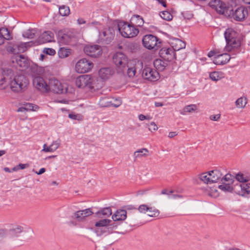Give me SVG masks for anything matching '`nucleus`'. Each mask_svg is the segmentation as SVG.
<instances>
[{
  "instance_id": "22",
  "label": "nucleus",
  "mask_w": 250,
  "mask_h": 250,
  "mask_svg": "<svg viewBox=\"0 0 250 250\" xmlns=\"http://www.w3.org/2000/svg\"><path fill=\"white\" fill-rule=\"evenodd\" d=\"M127 212L125 210H117L112 215V218L115 222L117 221H123L126 218Z\"/></svg>"
},
{
  "instance_id": "53",
  "label": "nucleus",
  "mask_w": 250,
  "mask_h": 250,
  "mask_svg": "<svg viewBox=\"0 0 250 250\" xmlns=\"http://www.w3.org/2000/svg\"><path fill=\"white\" fill-rule=\"evenodd\" d=\"M148 129L151 131H155L158 129V126L154 122H152L149 125Z\"/></svg>"
},
{
  "instance_id": "3",
  "label": "nucleus",
  "mask_w": 250,
  "mask_h": 250,
  "mask_svg": "<svg viewBox=\"0 0 250 250\" xmlns=\"http://www.w3.org/2000/svg\"><path fill=\"white\" fill-rule=\"evenodd\" d=\"M226 42V49L228 51L237 49L240 47L241 42L236 37V32L231 28H228L224 33Z\"/></svg>"
},
{
  "instance_id": "6",
  "label": "nucleus",
  "mask_w": 250,
  "mask_h": 250,
  "mask_svg": "<svg viewBox=\"0 0 250 250\" xmlns=\"http://www.w3.org/2000/svg\"><path fill=\"white\" fill-rule=\"evenodd\" d=\"M93 82V78L88 75H81L78 77L75 81L76 85L79 88H84L87 87L91 91L100 88V87H94Z\"/></svg>"
},
{
  "instance_id": "17",
  "label": "nucleus",
  "mask_w": 250,
  "mask_h": 250,
  "mask_svg": "<svg viewBox=\"0 0 250 250\" xmlns=\"http://www.w3.org/2000/svg\"><path fill=\"white\" fill-rule=\"evenodd\" d=\"M54 41V34L50 31L43 32L37 40L38 44L52 42Z\"/></svg>"
},
{
  "instance_id": "34",
  "label": "nucleus",
  "mask_w": 250,
  "mask_h": 250,
  "mask_svg": "<svg viewBox=\"0 0 250 250\" xmlns=\"http://www.w3.org/2000/svg\"><path fill=\"white\" fill-rule=\"evenodd\" d=\"M210 173L209 178L211 183H217L219 180V176L217 175L218 171L217 170H213L208 171Z\"/></svg>"
},
{
  "instance_id": "39",
  "label": "nucleus",
  "mask_w": 250,
  "mask_h": 250,
  "mask_svg": "<svg viewBox=\"0 0 250 250\" xmlns=\"http://www.w3.org/2000/svg\"><path fill=\"white\" fill-rule=\"evenodd\" d=\"M59 13L62 16H67L70 14V9L68 6L62 5L59 8Z\"/></svg>"
},
{
  "instance_id": "43",
  "label": "nucleus",
  "mask_w": 250,
  "mask_h": 250,
  "mask_svg": "<svg viewBox=\"0 0 250 250\" xmlns=\"http://www.w3.org/2000/svg\"><path fill=\"white\" fill-rule=\"evenodd\" d=\"M230 184H231L224 183V184H222V185H220V189L225 192H232V187L230 186Z\"/></svg>"
},
{
  "instance_id": "12",
  "label": "nucleus",
  "mask_w": 250,
  "mask_h": 250,
  "mask_svg": "<svg viewBox=\"0 0 250 250\" xmlns=\"http://www.w3.org/2000/svg\"><path fill=\"white\" fill-rule=\"evenodd\" d=\"M115 31L112 27L105 28L100 33L101 40L106 44L109 43L114 39Z\"/></svg>"
},
{
  "instance_id": "1",
  "label": "nucleus",
  "mask_w": 250,
  "mask_h": 250,
  "mask_svg": "<svg viewBox=\"0 0 250 250\" xmlns=\"http://www.w3.org/2000/svg\"><path fill=\"white\" fill-rule=\"evenodd\" d=\"M220 15H223L227 17L231 16L236 21H243L248 16V11L244 7H239L233 12L232 8L227 5L220 0Z\"/></svg>"
},
{
  "instance_id": "61",
  "label": "nucleus",
  "mask_w": 250,
  "mask_h": 250,
  "mask_svg": "<svg viewBox=\"0 0 250 250\" xmlns=\"http://www.w3.org/2000/svg\"><path fill=\"white\" fill-rule=\"evenodd\" d=\"M210 119L213 121H217L219 119V115H211L210 116Z\"/></svg>"
},
{
  "instance_id": "64",
  "label": "nucleus",
  "mask_w": 250,
  "mask_h": 250,
  "mask_svg": "<svg viewBox=\"0 0 250 250\" xmlns=\"http://www.w3.org/2000/svg\"><path fill=\"white\" fill-rule=\"evenodd\" d=\"M45 168H42L40 169V170L38 172H36V173L38 175H41L45 172Z\"/></svg>"
},
{
  "instance_id": "31",
  "label": "nucleus",
  "mask_w": 250,
  "mask_h": 250,
  "mask_svg": "<svg viewBox=\"0 0 250 250\" xmlns=\"http://www.w3.org/2000/svg\"><path fill=\"white\" fill-rule=\"evenodd\" d=\"M210 173L208 172H204L198 175L199 179L202 181L204 183L208 184H211V182L209 178Z\"/></svg>"
},
{
  "instance_id": "30",
  "label": "nucleus",
  "mask_w": 250,
  "mask_h": 250,
  "mask_svg": "<svg viewBox=\"0 0 250 250\" xmlns=\"http://www.w3.org/2000/svg\"><path fill=\"white\" fill-rule=\"evenodd\" d=\"M243 183H238L234 185L232 187V192H234L236 194L241 195L244 196V192L243 191V188L244 187L243 186Z\"/></svg>"
},
{
  "instance_id": "20",
  "label": "nucleus",
  "mask_w": 250,
  "mask_h": 250,
  "mask_svg": "<svg viewBox=\"0 0 250 250\" xmlns=\"http://www.w3.org/2000/svg\"><path fill=\"white\" fill-rule=\"evenodd\" d=\"M93 214L90 208H87L83 210H79L74 213V216L78 221H82L86 217Z\"/></svg>"
},
{
  "instance_id": "46",
  "label": "nucleus",
  "mask_w": 250,
  "mask_h": 250,
  "mask_svg": "<svg viewBox=\"0 0 250 250\" xmlns=\"http://www.w3.org/2000/svg\"><path fill=\"white\" fill-rule=\"evenodd\" d=\"M208 5L212 9L215 10L217 13L219 12L218 10L219 0H213L209 3Z\"/></svg>"
},
{
  "instance_id": "56",
  "label": "nucleus",
  "mask_w": 250,
  "mask_h": 250,
  "mask_svg": "<svg viewBox=\"0 0 250 250\" xmlns=\"http://www.w3.org/2000/svg\"><path fill=\"white\" fill-rule=\"evenodd\" d=\"M167 195L168 196L169 198L172 199H177V198H182L183 196L181 195L175 194L172 193H167Z\"/></svg>"
},
{
  "instance_id": "19",
  "label": "nucleus",
  "mask_w": 250,
  "mask_h": 250,
  "mask_svg": "<svg viewBox=\"0 0 250 250\" xmlns=\"http://www.w3.org/2000/svg\"><path fill=\"white\" fill-rule=\"evenodd\" d=\"M117 104H114L111 99L108 97H104L100 99L99 104L101 107H109L111 106L118 107L121 104V100H117Z\"/></svg>"
},
{
  "instance_id": "14",
  "label": "nucleus",
  "mask_w": 250,
  "mask_h": 250,
  "mask_svg": "<svg viewBox=\"0 0 250 250\" xmlns=\"http://www.w3.org/2000/svg\"><path fill=\"white\" fill-rule=\"evenodd\" d=\"M33 84L35 87L42 92H48V84L40 76L35 77L33 79Z\"/></svg>"
},
{
  "instance_id": "52",
  "label": "nucleus",
  "mask_w": 250,
  "mask_h": 250,
  "mask_svg": "<svg viewBox=\"0 0 250 250\" xmlns=\"http://www.w3.org/2000/svg\"><path fill=\"white\" fill-rule=\"evenodd\" d=\"M243 191L244 192V195L245 194H249L250 193V184L248 183H243Z\"/></svg>"
},
{
  "instance_id": "62",
  "label": "nucleus",
  "mask_w": 250,
  "mask_h": 250,
  "mask_svg": "<svg viewBox=\"0 0 250 250\" xmlns=\"http://www.w3.org/2000/svg\"><path fill=\"white\" fill-rule=\"evenodd\" d=\"M177 133L176 132H170L168 134V137L170 138H172L174 136H176Z\"/></svg>"
},
{
  "instance_id": "18",
  "label": "nucleus",
  "mask_w": 250,
  "mask_h": 250,
  "mask_svg": "<svg viewBox=\"0 0 250 250\" xmlns=\"http://www.w3.org/2000/svg\"><path fill=\"white\" fill-rule=\"evenodd\" d=\"M74 37V35L70 31L65 32H61L58 34V42L60 43L67 44Z\"/></svg>"
},
{
  "instance_id": "54",
  "label": "nucleus",
  "mask_w": 250,
  "mask_h": 250,
  "mask_svg": "<svg viewBox=\"0 0 250 250\" xmlns=\"http://www.w3.org/2000/svg\"><path fill=\"white\" fill-rule=\"evenodd\" d=\"M60 141H54L51 145V146L54 149V151L60 146Z\"/></svg>"
},
{
  "instance_id": "16",
  "label": "nucleus",
  "mask_w": 250,
  "mask_h": 250,
  "mask_svg": "<svg viewBox=\"0 0 250 250\" xmlns=\"http://www.w3.org/2000/svg\"><path fill=\"white\" fill-rule=\"evenodd\" d=\"M27 43L17 42L12 45H9L7 47V51L13 54H19L24 52L26 50Z\"/></svg>"
},
{
  "instance_id": "38",
  "label": "nucleus",
  "mask_w": 250,
  "mask_h": 250,
  "mask_svg": "<svg viewBox=\"0 0 250 250\" xmlns=\"http://www.w3.org/2000/svg\"><path fill=\"white\" fill-rule=\"evenodd\" d=\"M247 103L246 98L240 97L235 102L236 105L238 108H244Z\"/></svg>"
},
{
  "instance_id": "36",
  "label": "nucleus",
  "mask_w": 250,
  "mask_h": 250,
  "mask_svg": "<svg viewBox=\"0 0 250 250\" xmlns=\"http://www.w3.org/2000/svg\"><path fill=\"white\" fill-rule=\"evenodd\" d=\"M230 59V55L228 53L220 54V65H223L229 62Z\"/></svg>"
},
{
  "instance_id": "48",
  "label": "nucleus",
  "mask_w": 250,
  "mask_h": 250,
  "mask_svg": "<svg viewBox=\"0 0 250 250\" xmlns=\"http://www.w3.org/2000/svg\"><path fill=\"white\" fill-rule=\"evenodd\" d=\"M126 71H127V74L128 76L130 78H133L136 73V69L135 67H128V66L127 65V67L126 69Z\"/></svg>"
},
{
  "instance_id": "4",
  "label": "nucleus",
  "mask_w": 250,
  "mask_h": 250,
  "mask_svg": "<svg viewBox=\"0 0 250 250\" xmlns=\"http://www.w3.org/2000/svg\"><path fill=\"white\" fill-rule=\"evenodd\" d=\"M112 60L116 66L118 73L124 74L128 65V59L127 56L123 53L117 52L113 55Z\"/></svg>"
},
{
  "instance_id": "42",
  "label": "nucleus",
  "mask_w": 250,
  "mask_h": 250,
  "mask_svg": "<svg viewBox=\"0 0 250 250\" xmlns=\"http://www.w3.org/2000/svg\"><path fill=\"white\" fill-rule=\"evenodd\" d=\"M36 31L35 29H29L23 34V36L28 39H33L35 37Z\"/></svg>"
},
{
  "instance_id": "50",
  "label": "nucleus",
  "mask_w": 250,
  "mask_h": 250,
  "mask_svg": "<svg viewBox=\"0 0 250 250\" xmlns=\"http://www.w3.org/2000/svg\"><path fill=\"white\" fill-rule=\"evenodd\" d=\"M209 77L212 81L217 82L219 80V72L214 71L210 73Z\"/></svg>"
},
{
  "instance_id": "27",
  "label": "nucleus",
  "mask_w": 250,
  "mask_h": 250,
  "mask_svg": "<svg viewBox=\"0 0 250 250\" xmlns=\"http://www.w3.org/2000/svg\"><path fill=\"white\" fill-rule=\"evenodd\" d=\"M197 109V105L191 104L185 106L182 110H180V113L182 115H186L187 113H191L195 111Z\"/></svg>"
},
{
  "instance_id": "44",
  "label": "nucleus",
  "mask_w": 250,
  "mask_h": 250,
  "mask_svg": "<svg viewBox=\"0 0 250 250\" xmlns=\"http://www.w3.org/2000/svg\"><path fill=\"white\" fill-rule=\"evenodd\" d=\"M222 184H224V183H226L227 182L228 184H232L233 182V180L232 177V176L230 174H226L221 179Z\"/></svg>"
},
{
  "instance_id": "21",
  "label": "nucleus",
  "mask_w": 250,
  "mask_h": 250,
  "mask_svg": "<svg viewBox=\"0 0 250 250\" xmlns=\"http://www.w3.org/2000/svg\"><path fill=\"white\" fill-rule=\"evenodd\" d=\"M114 70L110 67H104L100 69L99 75L102 79L105 80L109 79L114 74Z\"/></svg>"
},
{
  "instance_id": "11",
  "label": "nucleus",
  "mask_w": 250,
  "mask_h": 250,
  "mask_svg": "<svg viewBox=\"0 0 250 250\" xmlns=\"http://www.w3.org/2000/svg\"><path fill=\"white\" fill-rule=\"evenodd\" d=\"M175 51L174 47H163L159 51V55L167 62H171L176 59Z\"/></svg>"
},
{
  "instance_id": "59",
  "label": "nucleus",
  "mask_w": 250,
  "mask_h": 250,
  "mask_svg": "<svg viewBox=\"0 0 250 250\" xmlns=\"http://www.w3.org/2000/svg\"><path fill=\"white\" fill-rule=\"evenodd\" d=\"M18 167H19V169H24L26 167H28V164H20L18 165H17Z\"/></svg>"
},
{
  "instance_id": "25",
  "label": "nucleus",
  "mask_w": 250,
  "mask_h": 250,
  "mask_svg": "<svg viewBox=\"0 0 250 250\" xmlns=\"http://www.w3.org/2000/svg\"><path fill=\"white\" fill-rule=\"evenodd\" d=\"M153 64L157 70L163 71L167 66V62H166L161 59H156L153 62Z\"/></svg>"
},
{
  "instance_id": "49",
  "label": "nucleus",
  "mask_w": 250,
  "mask_h": 250,
  "mask_svg": "<svg viewBox=\"0 0 250 250\" xmlns=\"http://www.w3.org/2000/svg\"><path fill=\"white\" fill-rule=\"evenodd\" d=\"M149 208V207H148L147 205H146L145 204H143V205H140L138 207V210L141 213H145L146 212V211H148V209H151V208Z\"/></svg>"
},
{
  "instance_id": "15",
  "label": "nucleus",
  "mask_w": 250,
  "mask_h": 250,
  "mask_svg": "<svg viewBox=\"0 0 250 250\" xmlns=\"http://www.w3.org/2000/svg\"><path fill=\"white\" fill-rule=\"evenodd\" d=\"M12 62L13 63H16L21 68V70L26 69L29 65L27 59L23 55H19L13 56Z\"/></svg>"
},
{
  "instance_id": "45",
  "label": "nucleus",
  "mask_w": 250,
  "mask_h": 250,
  "mask_svg": "<svg viewBox=\"0 0 250 250\" xmlns=\"http://www.w3.org/2000/svg\"><path fill=\"white\" fill-rule=\"evenodd\" d=\"M160 16L164 20L168 21L171 20L172 19V15L167 11H164L160 12Z\"/></svg>"
},
{
  "instance_id": "47",
  "label": "nucleus",
  "mask_w": 250,
  "mask_h": 250,
  "mask_svg": "<svg viewBox=\"0 0 250 250\" xmlns=\"http://www.w3.org/2000/svg\"><path fill=\"white\" fill-rule=\"evenodd\" d=\"M149 208H151V209H148V211L149 213L148 215L150 217H157L159 214V211L155 208H153L152 207H149Z\"/></svg>"
},
{
  "instance_id": "5",
  "label": "nucleus",
  "mask_w": 250,
  "mask_h": 250,
  "mask_svg": "<svg viewBox=\"0 0 250 250\" xmlns=\"http://www.w3.org/2000/svg\"><path fill=\"white\" fill-rule=\"evenodd\" d=\"M28 84V80L24 75L16 76L11 81L10 86L11 89L15 92H21L25 90Z\"/></svg>"
},
{
  "instance_id": "9",
  "label": "nucleus",
  "mask_w": 250,
  "mask_h": 250,
  "mask_svg": "<svg viewBox=\"0 0 250 250\" xmlns=\"http://www.w3.org/2000/svg\"><path fill=\"white\" fill-rule=\"evenodd\" d=\"M48 86V91H51L55 93L61 94L66 91V90L63 88L62 84L54 78L49 79Z\"/></svg>"
},
{
  "instance_id": "26",
  "label": "nucleus",
  "mask_w": 250,
  "mask_h": 250,
  "mask_svg": "<svg viewBox=\"0 0 250 250\" xmlns=\"http://www.w3.org/2000/svg\"><path fill=\"white\" fill-rule=\"evenodd\" d=\"M130 23L137 27V26H142L144 21L143 19L139 15H134L130 19Z\"/></svg>"
},
{
  "instance_id": "37",
  "label": "nucleus",
  "mask_w": 250,
  "mask_h": 250,
  "mask_svg": "<svg viewBox=\"0 0 250 250\" xmlns=\"http://www.w3.org/2000/svg\"><path fill=\"white\" fill-rule=\"evenodd\" d=\"M235 178L240 183H246L250 179L249 176H244V175L241 173H239L237 174H236Z\"/></svg>"
},
{
  "instance_id": "32",
  "label": "nucleus",
  "mask_w": 250,
  "mask_h": 250,
  "mask_svg": "<svg viewBox=\"0 0 250 250\" xmlns=\"http://www.w3.org/2000/svg\"><path fill=\"white\" fill-rule=\"evenodd\" d=\"M218 184H217V185H214L213 187H210L208 195L213 198H217L219 196V191L218 190Z\"/></svg>"
},
{
  "instance_id": "2",
  "label": "nucleus",
  "mask_w": 250,
  "mask_h": 250,
  "mask_svg": "<svg viewBox=\"0 0 250 250\" xmlns=\"http://www.w3.org/2000/svg\"><path fill=\"white\" fill-rule=\"evenodd\" d=\"M118 29L121 35L126 38L135 37L139 32V29L133 24L124 21L118 22Z\"/></svg>"
},
{
  "instance_id": "13",
  "label": "nucleus",
  "mask_w": 250,
  "mask_h": 250,
  "mask_svg": "<svg viewBox=\"0 0 250 250\" xmlns=\"http://www.w3.org/2000/svg\"><path fill=\"white\" fill-rule=\"evenodd\" d=\"M143 77L150 81H156L159 77V73L151 67H146L144 68L142 72Z\"/></svg>"
},
{
  "instance_id": "28",
  "label": "nucleus",
  "mask_w": 250,
  "mask_h": 250,
  "mask_svg": "<svg viewBox=\"0 0 250 250\" xmlns=\"http://www.w3.org/2000/svg\"><path fill=\"white\" fill-rule=\"evenodd\" d=\"M99 217H106L112 214V210L110 207L102 208L96 213Z\"/></svg>"
},
{
  "instance_id": "35",
  "label": "nucleus",
  "mask_w": 250,
  "mask_h": 250,
  "mask_svg": "<svg viewBox=\"0 0 250 250\" xmlns=\"http://www.w3.org/2000/svg\"><path fill=\"white\" fill-rule=\"evenodd\" d=\"M111 220L110 219H102L96 223L95 226L97 228L105 227L108 226V225L109 224L111 223Z\"/></svg>"
},
{
  "instance_id": "10",
  "label": "nucleus",
  "mask_w": 250,
  "mask_h": 250,
  "mask_svg": "<svg viewBox=\"0 0 250 250\" xmlns=\"http://www.w3.org/2000/svg\"><path fill=\"white\" fill-rule=\"evenodd\" d=\"M85 54L91 57L98 58L102 54V48L97 44L86 45L83 48Z\"/></svg>"
},
{
  "instance_id": "41",
  "label": "nucleus",
  "mask_w": 250,
  "mask_h": 250,
  "mask_svg": "<svg viewBox=\"0 0 250 250\" xmlns=\"http://www.w3.org/2000/svg\"><path fill=\"white\" fill-rule=\"evenodd\" d=\"M173 47L175 51H178L181 49L185 48L186 47V43L180 40H177L176 41L175 45Z\"/></svg>"
},
{
  "instance_id": "51",
  "label": "nucleus",
  "mask_w": 250,
  "mask_h": 250,
  "mask_svg": "<svg viewBox=\"0 0 250 250\" xmlns=\"http://www.w3.org/2000/svg\"><path fill=\"white\" fill-rule=\"evenodd\" d=\"M43 52L46 54L51 56L55 55L56 53L55 50L52 48H44Z\"/></svg>"
},
{
  "instance_id": "55",
  "label": "nucleus",
  "mask_w": 250,
  "mask_h": 250,
  "mask_svg": "<svg viewBox=\"0 0 250 250\" xmlns=\"http://www.w3.org/2000/svg\"><path fill=\"white\" fill-rule=\"evenodd\" d=\"M33 104L30 103H26L24 104V106L23 107V109L25 110H32L33 108Z\"/></svg>"
},
{
  "instance_id": "57",
  "label": "nucleus",
  "mask_w": 250,
  "mask_h": 250,
  "mask_svg": "<svg viewBox=\"0 0 250 250\" xmlns=\"http://www.w3.org/2000/svg\"><path fill=\"white\" fill-rule=\"evenodd\" d=\"M218 53V52L216 50H211L210 52H208V56L209 58L212 57L214 56L218 57L219 55H217Z\"/></svg>"
},
{
  "instance_id": "40",
  "label": "nucleus",
  "mask_w": 250,
  "mask_h": 250,
  "mask_svg": "<svg viewBox=\"0 0 250 250\" xmlns=\"http://www.w3.org/2000/svg\"><path fill=\"white\" fill-rule=\"evenodd\" d=\"M23 230V228L20 226H17L10 229V232L13 236H17Z\"/></svg>"
},
{
  "instance_id": "33",
  "label": "nucleus",
  "mask_w": 250,
  "mask_h": 250,
  "mask_svg": "<svg viewBox=\"0 0 250 250\" xmlns=\"http://www.w3.org/2000/svg\"><path fill=\"white\" fill-rule=\"evenodd\" d=\"M70 53V49L64 47H61L58 52L59 57L60 58H65L68 57Z\"/></svg>"
},
{
  "instance_id": "24",
  "label": "nucleus",
  "mask_w": 250,
  "mask_h": 250,
  "mask_svg": "<svg viewBox=\"0 0 250 250\" xmlns=\"http://www.w3.org/2000/svg\"><path fill=\"white\" fill-rule=\"evenodd\" d=\"M95 232L98 236H102L103 235L106 236L112 233V229L111 227H108V226L97 228L95 229Z\"/></svg>"
},
{
  "instance_id": "8",
  "label": "nucleus",
  "mask_w": 250,
  "mask_h": 250,
  "mask_svg": "<svg viewBox=\"0 0 250 250\" xmlns=\"http://www.w3.org/2000/svg\"><path fill=\"white\" fill-rule=\"evenodd\" d=\"M142 42L144 46L148 49H157V44L161 43L157 37L151 34L145 35L143 38Z\"/></svg>"
},
{
  "instance_id": "29",
  "label": "nucleus",
  "mask_w": 250,
  "mask_h": 250,
  "mask_svg": "<svg viewBox=\"0 0 250 250\" xmlns=\"http://www.w3.org/2000/svg\"><path fill=\"white\" fill-rule=\"evenodd\" d=\"M148 150L145 148H143L135 151L134 153V161H136L138 158L147 156L148 155Z\"/></svg>"
},
{
  "instance_id": "60",
  "label": "nucleus",
  "mask_w": 250,
  "mask_h": 250,
  "mask_svg": "<svg viewBox=\"0 0 250 250\" xmlns=\"http://www.w3.org/2000/svg\"><path fill=\"white\" fill-rule=\"evenodd\" d=\"M117 224L115 222L111 224H108V227H111L112 229V233L113 232L114 229L116 228L117 227Z\"/></svg>"
},
{
  "instance_id": "63",
  "label": "nucleus",
  "mask_w": 250,
  "mask_h": 250,
  "mask_svg": "<svg viewBox=\"0 0 250 250\" xmlns=\"http://www.w3.org/2000/svg\"><path fill=\"white\" fill-rule=\"evenodd\" d=\"M173 191L172 190H171V191H169L168 192H167V189H164L162 190L161 194L167 195V193L170 194V193H173Z\"/></svg>"
},
{
  "instance_id": "58",
  "label": "nucleus",
  "mask_w": 250,
  "mask_h": 250,
  "mask_svg": "<svg viewBox=\"0 0 250 250\" xmlns=\"http://www.w3.org/2000/svg\"><path fill=\"white\" fill-rule=\"evenodd\" d=\"M42 151L52 152L54 151V149H53L52 147H51V145H50V146L46 147V148H45V149H42Z\"/></svg>"
},
{
  "instance_id": "7",
  "label": "nucleus",
  "mask_w": 250,
  "mask_h": 250,
  "mask_svg": "<svg viewBox=\"0 0 250 250\" xmlns=\"http://www.w3.org/2000/svg\"><path fill=\"white\" fill-rule=\"evenodd\" d=\"M93 67V63L85 58L80 59L75 65L76 71L79 73L89 72Z\"/></svg>"
},
{
  "instance_id": "23",
  "label": "nucleus",
  "mask_w": 250,
  "mask_h": 250,
  "mask_svg": "<svg viewBox=\"0 0 250 250\" xmlns=\"http://www.w3.org/2000/svg\"><path fill=\"white\" fill-rule=\"evenodd\" d=\"M11 38L9 31L7 28L0 29V45L4 43L5 39L9 40Z\"/></svg>"
}]
</instances>
